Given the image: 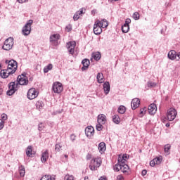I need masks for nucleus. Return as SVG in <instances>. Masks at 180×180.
I'll use <instances>...</instances> for the list:
<instances>
[{"instance_id": "obj_1", "label": "nucleus", "mask_w": 180, "mask_h": 180, "mask_svg": "<svg viewBox=\"0 0 180 180\" xmlns=\"http://www.w3.org/2000/svg\"><path fill=\"white\" fill-rule=\"evenodd\" d=\"M117 161L118 162L113 167L115 172H119V171H121L123 174H125V175H130L131 174V170H130L129 165L126 164L127 160L124 158V155L119 156Z\"/></svg>"}, {"instance_id": "obj_2", "label": "nucleus", "mask_w": 180, "mask_h": 180, "mask_svg": "<svg viewBox=\"0 0 180 180\" xmlns=\"http://www.w3.org/2000/svg\"><path fill=\"white\" fill-rule=\"evenodd\" d=\"M32 25H33V20H29L25 26L22 27V34L23 36H29L32 32Z\"/></svg>"}, {"instance_id": "obj_3", "label": "nucleus", "mask_w": 180, "mask_h": 180, "mask_svg": "<svg viewBox=\"0 0 180 180\" xmlns=\"http://www.w3.org/2000/svg\"><path fill=\"white\" fill-rule=\"evenodd\" d=\"M13 44H14L13 38L8 37L4 41V45L2 46V49L6 51H9V50H12V47H13Z\"/></svg>"}, {"instance_id": "obj_4", "label": "nucleus", "mask_w": 180, "mask_h": 180, "mask_svg": "<svg viewBox=\"0 0 180 180\" xmlns=\"http://www.w3.org/2000/svg\"><path fill=\"white\" fill-rule=\"evenodd\" d=\"M8 90L7 91L6 94L8 96H12L15 92L18 91V87L16 86V83L15 82H11L8 84Z\"/></svg>"}, {"instance_id": "obj_5", "label": "nucleus", "mask_w": 180, "mask_h": 180, "mask_svg": "<svg viewBox=\"0 0 180 180\" xmlns=\"http://www.w3.org/2000/svg\"><path fill=\"white\" fill-rule=\"evenodd\" d=\"M7 70H10L13 74H15V72H16V70H18V62L13 59L10 60Z\"/></svg>"}, {"instance_id": "obj_6", "label": "nucleus", "mask_w": 180, "mask_h": 180, "mask_svg": "<svg viewBox=\"0 0 180 180\" xmlns=\"http://www.w3.org/2000/svg\"><path fill=\"white\" fill-rule=\"evenodd\" d=\"M52 91L54 94H61L63 92V84L59 82H56L53 84Z\"/></svg>"}, {"instance_id": "obj_7", "label": "nucleus", "mask_w": 180, "mask_h": 180, "mask_svg": "<svg viewBox=\"0 0 180 180\" xmlns=\"http://www.w3.org/2000/svg\"><path fill=\"white\" fill-rule=\"evenodd\" d=\"M60 34H53L50 36L49 41L51 43L52 46H57L58 45V40L60 39Z\"/></svg>"}, {"instance_id": "obj_8", "label": "nucleus", "mask_w": 180, "mask_h": 180, "mask_svg": "<svg viewBox=\"0 0 180 180\" xmlns=\"http://www.w3.org/2000/svg\"><path fill=\"white\" fill-rule=\"evenodd\" d=\"M27 98L30 101L35 99V98H37L39 96V92L36 90L34 88H31L29 89L27 92Z\"/></svg>"}, {"instance_id": "obj_9", "label": "nucleus", "mask_w": 180, "mask_h": 180, "mask_svg": "<svg viewBox=\"0 0 180 180\" xmlns=\"http://www.w3.org/2000/svg\"><path fill=\"white\" fill-rule=\"evenodd\" d=\"M176 110L174 108H169L167 111V119L169 122H172L176 117Z\"/></svg>"}, {"instance_id": "obj_10", "label": "nucleus", "mask_w": 180, "mask_h": 180, "mask_svg": "<svg viewBox=\"0 0 180 180\" xmlns=\"http://www.w3.org/2000/svg\"><path fill=\"white\" fill-rule=\"evenodd\" d=\"M99 23H101V20H97L94 25V33L96 36H99L102 33V27H101Z\"/></svg>"}, {"instance_id": "obj_11", "label": "nucleus", "mask_w": 180, "mask_h": 180, "mask_svg": "<svg viewBox=\"0 0 180 180\" xmlns=\"http://www.w3.org/2000/svg\"><path fill=\"white\" fill-rule=\"evenodd\" d=\"M27 84H29L27 77H22L21 75H19L17 78V83L15 86L18 88V85H27Z\"/></svg>"}, {"instance_id": "obj_12", "label": "nucleus", "mask_w": 180, "mask_h": 180, "mask_svg": "<svg viewBox=\"0 0 180 180\" xmlns=\"http://www.w3.org/2000/svg\"><path fill=\"white\" fill-rule=\"evenodd\" d=\"M85 134L86 137L89 139H91V137H94L95 134V129H94V127L92 126H88L85 129Z\"/></svg>"}, {"instance_id": "obj_13", "label": "nucleus", "mask_w": 180, "mask_h": 180, "mask_svg": "<svg viewBox=\"0 0 180 180\" xmlns=\"http://www.w3.org/2000/svg\"><path fill=\"white\" fill-rule=\"evenodd\" d=\"M67 46H68V50L70 54L73 56L74 51L75 50V46H77V43L75 41H71L67 43Z\"/></svg>"}, {"instance_id": "obj_14", "label": "nucleus", "mask_w": 180, "mask_h": 180, "mask_svg": "<svg viewBox=\"0 0 180 180\" xmlns=\"http://www.w3.org/2000/svg\"><path fill=\"white\" fill-rule=\"evenodd\" d=\"M131 106L133 110H136V109L140 106V99L137 98L132 99Z\"/></svg>"}, {"instance_id": "obj_15", "label": "nucleus", "mask_w": 180, "mask_h": 180, "mask_svg": "<svg viewBox=\"0 0 180 180\" xmlns=\"http://www.w3.org/2000/svg\"><path fill=\"white\" fill-rule=\"evenodd\" d=\"M13 72H11V70H8V69L1 70L0 72V75L1 78L6 79L9 77V75H13Z\"/></svg>"}, {"instance_id": "obj_16", "label": "nucleus", "mask_w": 180, "mask_h": 180, "mask_svg": "<svg viewBox=\"0 0 180 180\" xmlns=\"http://www.w3.org/2000/svg\"><path fill=\"white\" fill-rule=\"evenodd\" d=\"M82 64L83 67L82 68V71H86L89 67V64H91V62L89 61V59L85 58L83 59L82 61Z\"/></svg>"}, {"instance_id": "obj_17", "label": "nucleus", "mask_w": 180, "mask_h": 180, "mask_svg": "<svg viewBox=\"0 0 180 180\" xmlns=\"http://www.w3.org/2000/svg\"><path fill=\"white\" fill-rule=\"evenodd\" d=\"M91 164H94L97 168L102 165V159L101 158H96L91 160Z\"/></svg>"}, {"instance_id": "obj_18", "label": "nucleus", "mask_w": 180, "mask_h": 180, "mask_svg": "<svg viewBox=\"0 0 180 180\" xmlns=\"http://www.w3.org/2000/svg\"><path fill=\"white\" fill-rule=\"evenodd\" d=\"M148 112L150 115H155L157 112V105L154 103L150 104L148 108Z\"/></svg>"}, {"instance_id": "obj_19", "label": "nucleus", "mask_w": 180, "mask_h": 180, "mask_svg": "<svg viewBox=\"0 0 180 180\" xmlns=\"http://www.w3.org/2000/svg\"><path fill=\"white\" fill-rule=\"evenodd\" d=\"M97 122L101 124H105V123H106V115L104 114L98 115Z\"/></svg>"}, {"instance_id": "obj_20", "label": "nucleus", "mask_w": 180, "mask_h": 180, "mask_svg": "<svg viewBox=\"0 0 180 180\" xmlns=\"http://www.w3.org/2000/svg\"><path fill=\"white\" fill-rule=\"evenodd\" d=\"M47 160H49V150H46L43 152L41 157V161L43 163L46 162Z\"/></svg>"}, {"instance_id": "obj_21", "label": "nucleus", "mask_w": 180, "mask_h": 180, "mask_svg": "<svg viewBox=\"0 0 180 180\" xmlns=\"http://www.w3.org/2000/svg\"><path fill=\"white\" fill-rule=\"evenodd\" d=\"M103 89L105 95H108L109 92H110V84H109V82H105L103 85Z\"/></svg>"}, {"instance_id": "obj_22", "label": "nucleus", "mask_w": 180, "mask_h": 180, "mask_svg": "<svg viewBox=\"0 0 180 180\" xmlns=\"http://www.w3.org/2000/svg\"><path fill=\"white\" fill-rule=\"evenodd\" d=\"M82 14H84V11L82 10V8H80L73 15L74 20H78V19H79V16H81V15H82Z\"/></svg>"}, {"instance_id": "obj_23", "label": "nucleus", "mask_w": 180, "mask_h": 180, "mask_svg": "<svg viewBox=\"0 0 180 180\" xmlns=\"http://www.w3.org/2000/svg\"><path fill=\"white\" fill-rule=\"evenodd\" d=\"M168 58L169 60H176V51L172 50L168 53Z\"/></svg>"}, {"instance_id": "obj_24", "label": "nucleus", "mask_w": 180, "mask_h": 180, "mask_svg": "<svg viewBox=\"0 0 180 180\" xmlns=\"http://www.w3.org/2000/svg\"><path fill=\"white\" fill-rule=\"evenodd\" d=\"M105 150H106V144L105 143V142H101L98 144V150L100 151V153H103Z\"/></svg>"}, {"instance_id": "obj_25", "label": "nucleus", "mask_w": 180, "mask_h": 180, "mask_svg": "<svg viewBox=\"0 0 180 180\" xmlns=\"http://www.w3.org/2000/svg\"><path fill=\"white\" fill-rule=\"evenodd\" d=\"M96 78H97V82H98V84H103V73L98 72L97 74Z\"/></svg>"}, {"instance_id": "obj_26", "label": "nucleus", "mask_w": 180, "mask_h": 180, "mask_svg": "<svg viewBox=\"0 0 180 180\" xmlns=\"http://www.w3.org/2000/svg\"><path fill=\"white\" fill-rule=\"evenodd\" d=\"M99 25L101 27H103V29H105L107 26H108V20L106 19H103L100 21Z\"/></svg>"}, {"instance_id": "obj_27", "label": "nucleus", "mask_w": 180, "mask_h": 180, "mask_svg": "<svg viewBox=\"0 0 180 180\" xmlns=\"http://www.w3.org/2000/svg\"><path fill=\"white\" fill-rule=\"evenodd\" d=\"M19 174H20V176L23 178V176H25V166H23L22 165H21L19 168Z\"/></svg>"}, {"instance_id": "obj_28", "label": "nucleus", "mask_w": 180, "mask_h": 180, "mask_svg": "<svg viewBox=\"0 0 180 180\" xmlns=\"http://www.w3.org/2000/svg\"><path fill=\"white\" fill-rule=\"evenodd\" d=\"M44 106V103H43V101H38L36 103V108H37V109H39V110H41V109H43Z\"/></svg>"}, {"instance_id": "obj_29", "label": "nucleus", "mask_w": 180, "mask_h": 180, "mask_svg": "<svg viewBox=\"0 0 180 180\" xmlns=\"http://www.w3.org/2000/svg\"><path fill=\"white\" fill-rule=\"evenodd\" d=\"M112 122L115 123V124H119L120 123V117L117 115H114L112 116Z\"/></svg>"}, {"instance_id": "obj_30", "label": "nucleus", "mask_w": 180, "mask_h": 180, "mask_svg": "<svg viewBox=\"0 0 180 180\" xmlns=\"http://www.w3.org/2000/svg\"><path fill=\"white\" fill-rule=\"evenodd\" d=\"M130 29V26L127 24H124L122 26V33H127Z\"/></svg>"}, {"instance_id": "obj_31", "label": "nucleus", "mask_w": 180, "mask_h": 180, "mask_svg": "<svg viewBox=\"0 0 180 180\" xmlns=\"http://www.w3.org/2000/svg\"><path fill=\"white\" fill-rule=\"evenodd\" d=\"M51 70H53V64H51V63H50L48 65L44 67V72L45 74H47V72H49V71H50Z\"/></svg>"}, {"instance_id": "obj_32", "label": "nucleus", "mask_w": 180, "mask_h": 180, "mask_svg": "<svg viewBox=\"0 0 180 180\" xmlns=\"http://www.w3.org/2000/svg\"><path fill=\"white\" fill-rule=\"evenodd\" d=\"M44 129H46V124H44L43 122H40L38 124V130H39V131H44Z\"/></svg>"}, {"instance_id": "obj_33", "label": "nucleus", "mask_w": 180, "mask_h": 180, "mask_svg": "<svg viewBox=\"0 0 180 180\" xmlns=\"http://www.w3.org/2000/svg\"><path fill=\"white\" fill-rule=\"evenodd\" d=\"M118 112L120 113V115H123L124 113L126 112V107L124 105H120L118 109Z\"/></svg>"}, {"instance_id": "obj_34", "label": "nucleus", "mask_w": 180, "mask_h": 180, "mask_svg": "<svg viewBox=\"0 0 180 180\" xmlns=\"http://www.w3.org/2000/svg\"><path fill=\"white\" fill-rule=\"evenodd\" d=\"M93 57L96 61H99V60H101V55L99 52H96L94 54Z\"/></svg>"}, {"instance_id": "obj_35", "label": "nucleus", "mask_w": 180, "mask_h": 180, "mask_svg": "<svg viewBox=\"0 0 180 180\" xmlns=\"http://www.w3.org/2000/svg\"><path fill=\"white\" fill-rule=\"evenodd\" d=\"M53 179H56L51 177V175H44L41 177L40 180H53Z\"/></svg>"}, {"instance_id": "obj_36", "label": "nucleus", "mask_w": 180, "mask_h": 180, "mask_svg": "<svg viewBox=\"0 0 180 180\" xmlns=\"http://www.w3.org/2000/svg\"><path fill=\"white\" fill-rule=\"evenodd\" d=\"M153 160H155V162L156 163L157 165H160V164H161V161H162V158L157 157L154 158Z\"/></svg>"}, {"instance_id": "obj_37", "label": "nucleus", "mask_w": 180, "mask_h": 180, "mask_svg": "<svg viewBox=\"0 0 180 180\" xmlns=\"http://www.w3.org/2000/svg\"><path fill=\"white\" fill-rule=\"evenodd\" d=\"M103 124H101L99 122H98V124L96 126V129L98 131H101V130H103Z\"/></svg>"}, {"instance_id": "obj_38", "label": "nucleus", "mask_w": 180, "mask_h": 180, "mask_svg": "<svg viewBox=\"0 0 180 180\" xmlns=\"http://www.w3.org/2000/svg\"><path fill=\"white\" fill-rule=\"evenodd\" d=\"M26 155L27 157H30V155H32V146H30L27 148Z\"/></svg>"}, {"instance_id": "obj_39", "label": "nucleus", "mask_w": 180, "mask_h": 180, "mask_svg": "<svg viewBox=\"0 0 180 180\" xmlns=\"http://www.w3.org/2000/svg\"><path fill=\"white\" fill-rule=\"evenodd\" d=\"M157 84L154 82H148V88H155Z\"/></svg>"}, {"instance_id": "obj_40", "label": "nucleus", "mask_w": 180, "mask_h": 180, "mask_svg": "<svg viewBox=\"0 0 180 180\" xmlns=\"http://www.w3.org/2000/svg\"><path fill=\"white\" fill-rule=\"evenodd\" d=\"M133 18L134 20H139V19H140V14L138 12L134 13Z\"/></svg>"}, {"instance_id": "obj_41", "label": "nucleus", "mask_w": 180, "mask_h": 180, "mask_svg": "<svg viewBox=\"0 0 180 180\" xmlns=\"http://www.w3.org/2000/svg\"><path fill=\"white\" fill-rule=\"evenodd\" d=\"M169 150H171V146L169 145L165 146V153H167V155L169 154Z\"/></svg>"}, {"instance_id": "obj_42", "label": "nucleus", "mask_w": 180, "mask_h": 180, "mask_svg": "<svg viewBox=\"0 0 180 180\" xmlns=\"http://www.w3.org/2000/svg\"><path fill=\"white\" fill-rule=\"evenodd\" d=\"M64 180H74V176L66 174L64 177Z\"/></svg>"}, {"instance_id": "obj_43", "label": "nucleus", "mask_w": 180, "mask_h": 180, "mask_svg": "<svg viewBox=\"0 0 180 180\" xmlns=\"http://www.w3.org/2000/svg\"><path fill=\"white\" fill-rule=\"evenodd\" d=\"M55 150L58 153L61 150V146L60 144L57 143L55 146Z\"/></svg>"}, {"instance_id": "obj_44", "label": "nucleus", "mask_w": 180, "mask_h": 180, "mask_svg": "<svg viewBox=\"0 0 180 180\" xmlns=\"http://www.w3.org/2000/svg\"><path fill=\"white\" fill-rule=\"evenodd\" d=\"M89 168L91 169V171H96V169H98V167L95 165H94V164H91L89 166Z\"/></svg>"}, {"instance_id": "obj_45", "label": "nucleus", "mask_w": 180, "mask_h": 180, "mask_svg": "<svg viewBox=\"0 0 180 180\" xmlns=\"http://www.w3.org/2000/svg\"><path fill=\"white\" fill-rule=\"evenodd\" d=\"M76 139H77V136H75V134H72L70 135V140L71 141H72V143L75 141Z\"/></svg>"}, {"instance_id": "obj_46", "label": "nucleus", "mask_w": 180, "mask_h": 180, "mask_svg": "<svg viewBox=\"0 0 180 180\" xmlns=\"http://www.w3.org/2000/svg\"><path fill=\"white\" fill-rule=\"evenodd\" d=\"M5 124V122H4V120L0 119V130H2V129H4V125Z\"/></svg>"}, {"instance_id": "obj_47", "label": "nucleus", "mask_w": 180, "mask_h": 180, "mask_svg": "<svg viewBox=\"0 0 180 180\" xmlns=\"http://www.w3.org/2000/svg\"><path fill=\"white\" fill-rule=\"evenodd\" d=\"M1 120H3V122H5V120H7L8 119V115H6V114H2L1 115Z\"/></svg>"}, {"instance_id": "obj_48", "label": "nucleus", "mask_w": 180, "mask_h": 180, "mask_svg": "<svg viewBox=\"0 0 180 180\" xmlns=\"http://www.w3.org/2000/svg\"><path fill=\"white\" fill-rule=\"evenodd\" d=\"M66 32H71L72 30V27H71V25H69L65 27Z\"/></svg>"}, {"instance_id": "obj_49", "label": "nucleus", "mask_w": 180, "mask_h": 180, "mask_svg": "<svg viewBox=\"0 0 180 180\" xmlns=\"http://www.w3.org/2000/svg\"><path fill=\"white\" fill-rule=\"evenodd\" d=\"M147 110L146 108H141V112H140V115H144L146 113V111Z\"/></svg>"}, {"instance_id": "obj_50", "label": "nucleus", "mask_w": 180, "mask_h": 180, "mask_svg": "<svg viewBox=\"0 0 180 180\" xmlns=\"http://www.w3.org/2000/svg\"><path fill=\"white\" fill-rule=\"evenodd\" d=\"M17 2H18V4H25L29 2V0H17Z\"/></svg>"}, {"instance_id": "obj_51", "label": "nucleus", "mask_w": 180, "mask_h": 180, "mask_svg": "<svg viewBox=\"0 0 180 180\" xmlns=\"http://www.w3.org/2000/svg\"><path fill=\"white\" fill-rule=\"evenodd\" d=\"M155 164L157 163H155V161L154 160V159L150 162V167H154Z\"/></svg>"}, {"instance_id": "obj_52", "label": "nucleus", "mask_w": 180, "mask_h": 180, "mask_svg": "<svg viewBox=\"0 0 180 180\" xmlns=\"http://www.w3.org/2000/svg\"><path fill=\"white\" fill-rule=\"evenodd\" d=\"M130 23H131V20H130V18H127L125 21L124 25H130Z\"/></svg>"}, {"instance_id": "obj_53", "label": "nucleus", "mask_w": 180, "mask_h": 180, "mask_svg": "<svg viewBox=\"0 0 180 180\" xmlns=\"http://www.w3.org/2000/svg\"><path fill=\"white\" fill-rule=\"evenodd\" d=\"M117 180H124V178L122 175H118L117 176Z\"/></svg>"}, {"instance_id": "obj_54", "label": "nucleus", "mask_w": 180, "mask_h": 180, "mask_svg": "<svg viewBox=\"0 0 180 180\" xmlns=\"http://www.w3.org/2000/svg\"><path fill=\"white\" fill-rule=\"evenodd\" d=\"M141 175L142 176H145V175H147V170L146 169L142 170Z\"/></svg>"}, {"instance_id": "obj_55", "label": "nucleus", "mask_w": 180, "mask_h": 180, "mask_svg": "<svg viewBox=\"0 0 180 180\" xmlns=\"http://www.w3.org/2000/svg\"><path fill=\"white\" fill-rule=\"evenodd\" d=\"M98 180H108V178L106 176H101Z\"/></svg>"}, {"instance_id": "obj_56", "label": "nucleus", "mask_w": 180, "mask_h": 180, "mask_svg": "<svg viewBox=\"0 0 180 180\" xmlns=\"http://www.w3.org/2000/svg\"><path fill=\"white\" fill-rule=\"evenodd\" d=\"M177 61H179L180 60V53L179 54H176V59Z\"/></svg>"}, {"instance_id": "obj_57", "label": "nucleus", "mask_w": 180, "mask_h": 180, "mask_svg": "<svg viewBox=\"0 0 180 180\" xmlns=\"http://www.w3.org/2000/svg\"><path fill=\"white\" fill-rule=\"evenodd\" d=\"M91 13L92 15H95V14L96 13V10H92L91 12Z\"/></svg>"}, {"instance_id": "obj_58", "label": "nucleus", "mask_w": 180, "mask_h": 180, "mask_svg": "<svg viewBox=\"0 0 180 180\" xmlns=\"http://www.w3.org/2000/svg\"><path fill=\"white\" fill-rule=\"evenodd\" d=\"M21 77H22V78H27L26 77V73H22Z\"/></svg>"}, {"instance_id": "obj_59", "label": "nucleus", "mask_w": 180, "mask_h": 180, "mask_svg": "<svg viewBox=\"0 0 180 180\" xmlns=\"http://www.w3.org/2000/svg\"><path fill=\"white\" fill-rule=\"evenodd\" d=\"M9 63H11V60H5V63L8 64V65H9Z\"/></svg>"}, {"instance_id": "obj_60", "label": "nucleus", "mask_w": 180, "mask_h": 180, "mask_svg": "<svg viewBox=\"0 0 180 180\" xmlns=\"http://www.w3.org/2000/svg\"><path fill=\"white\" fill-rule=\"evenodd\" d=\"M56 114H57V113H58V114L63 113V110H59V111H56Z\"/></svg>"}, {"instance_id": "obj_61", "label": "nucleus", "mask_w": 180, "mask_h": 180, "mask_svg": "<svg viewBox=\"0 0 180 180\" xmlns=\"http://www.w3.org/2000/svg\"><path fill=\"white\" fill-rule=\"evenodd\" d=\"M124 155V159L127 160V158H129V157L127 156V155Z\"/></svg>"}, {"instance_id": "obj_62", "label": "nucleus", "mask_w": 180, "mask_h": 180, "mask_svg": "<svg viewBox=\"0 0 180 180\" xmlns=\"http://www.w3.org/2000/svg\"><path fill=\"white\" fill-rule=\"evenodd\" d=\"M169 126H170V124H169V123H167V124H166V127H169Z\"/></svg>"}, {"instance_id": "obj_63", "label": "nucleus", "mask_w": 180, "mask_h": 180, "mask_svg": "<svg viewBox=\"0 0 180 180\" xmlns=\"http://www.w3.org/2000/svg\"><path fill=\"white\" fill-rule=\"evenodd\" d=\"M166 6H168L169 5V3H165Z\"/></svg>"}, {"instance_id": "obj_64", "label": "nucleus", "mask_w": 180, "mask_h": 180, "mask_svg": "<svg viewBox=\"0 0 180 180\" xmlns=\"http://www.w3.org/2000/svg\"><path fill=\"white\" fill-rule=\"evenodd\" d=\"M65 158H68V156L67 155H65Z\"/></svg>"}]
</instances>
